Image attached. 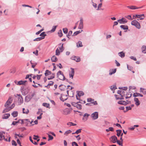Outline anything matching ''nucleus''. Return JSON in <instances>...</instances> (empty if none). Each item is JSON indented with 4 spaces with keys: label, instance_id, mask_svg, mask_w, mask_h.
Instances as JSON below:
<instances>
[{
    "label": "nucleus",
    "instance_id": "nucleus-1",
    "mask_svg": "<svg viewBox=\"0 0 146 146\" xmlns=\"http://www.w3.org/2000/svg\"><path fill=\"white\" fill-rule=\"evenodd\" d=\"M57 77L60 80H64L65 79V78L64 75L62 73V72L60 70L57 74Z\"/></svg>",
    "mask_w": 146,
    "mask_h": 146
},
{
    "label": "nucleus",
    "instance_id": "nucleus-2",
    "mask_svg": "<svg viewBox=\"0 0 146 146\" xmlns=\"http://www.w3.org/2000/svg\"><path fill=\"white\" fill-rule=\"evenodd\" d=\"M131 24L135 26L138 29H139L141 28V26L139 23L136 20H134L132 21Z\"/></svg>",
    "mask_w": 146,
    "mask_h": 146
},
{
    "label": "nucleus",
    "instance_id": "nucleus-3",
    "mask_svg": "<svg viewBox=\"0 0 146 146\" xmlns=\"http://www.w3.org/2000/svg\"><path fill=\"white\" fill-rule=\"evenodd\" d=\"M5 133L3 131H1L0 132V140H4L6 141H10V139L11 137H9V138L8 140L7 139H5L4 137V135Z\"/></svg>",
    "mask_w": 146,
    "mask_h": 146
},
{
    "label": "nucleus",
    "instance_id": "nucleus-4",
    "mask_svg": "<svg viewBox=\"0 0 146 146\" xmlns=\"http://www.w3.org/2000/svg\"><path fill=\"white\" fill-rule=\"evenodd\" d=\"M77 93L76 95V99L77 100H80V97L83 96L84 95V92L82 91H79L77 92Z\"/></svg>",
    "mask_w": 146,
    "mask_h": 146
},
{
    "label": "nucleus",
    "instance_id": "nucleus-5",
    "mask_svg": "<svg viewBox=\"0 0 146 146\" xmlns=\"http://www.w3.org/2000/svg\"><path fill=\"white\" fill-rule=\"evenodd\" d=\"M13 99L11 97H9L8 100L7 101L5 104V107L7 108L8 106L12 102Z\"/></svg>",
    "mask_w": 146,
    "mask_h": 146
},
{
    "label": "nucleus",
    "instance_id": "nucleus-6",
    "mask_svg": "<svg viewBox=\"0 0 146 146\" xmlns=\"http://www.w3.org/2000/svg\"><path fill=\"white\" fill-rule=\"evenodd\" d=\"M17 95L18 96H19V97L18 98V103H19V105H20L23 103V97L20 94H17Z\"/></svg>",
    "mask_w": 146,
    "mask_h": 146
},
{
    "label": "nucleus",
    "instance_id": "nucleus-7",
    "mask_svg": "<svg viewBox=\"0 0 146 146\" xmlns=\"http://www.w3.org/2000/svg\"><path fill=\"white\" fill-rule=\"evenodd\" d=\"M24 121V124L25 123L26 125H28L29 124H32L34 125V124H32V123L33 122V121H30V120L28 119H23Z\"/></svg>",
    "mask_w": 146,
    "mask_h": 146
},
{
    "label": "nucleus",
    "instance_id": "nucleus-8",
    "mask_svg": "<svg viewBox=\"0 0 146 146\" xmlns=\"http://www.w3.org/2000/svg\"><path fill=\"white\" fill-rule=\"evenodd\" d=\"M98 112H95L92 114L91 116L93 119L95 120L98 118Z\"/></svg>",
    "mask_w": 146,
    "mask_h": 146
},
{
    "label": "nucleus",
    "instance_id": "nucleus-9",
    "mask_svg": "<svg viewBox=\"0 0 146 146\" xmlns=\"http://www.w3.org/2000/svg\"><path fill=\"white\" fill-rule=\"evenodd\" d=\"M117 21L120 24H125L127 22V21L124 18L122 17L121 19L117 20Z\"/></svg>",
    "mask_w": 146,
    "mask_h": 146
},
{
    "label": "nucleus",
    "instance_id": "nucleus-10",
    "mask_svg": "<svg viewBox=\"0 0 146 146\" xmlns=\"http://www.w3.org/2000/svg\"><path fill=\"white\" fill-rule=\"evenodd\" d=\"M110 141L113 143H116L117 140V137L115 135H113L110 138Z\"/></svg>",
    "mask_w": 146,
    "mask_h": 146
},
{
    "label": "nucleus",
    "instance_id": "nucleus-11",
    "mask_svg": "<svg viewBox=\"0 0 146 146\" xmlns=\"http://www.w3.org/2000/svg\"><path fill=\"white\" fill-rule=\"evenodd\" d=\"M15 104H13L10 107H8L7 108L5 109L4 110V111L5 112H7L10 111V110H11L12 108H13L15 107Z\"/></svg>",
    "mask_w": 146,
    "mask_h": 146
},
{
    "label": "nucleus",
    "instance_id": "nucleus-12",
    "mask_svg": "<svg viewBox=\"0 0 146 146\" xmlns=\"http://www.w3.org/2000/svg\"><path fill=\"white\" fill-rule=\"evenodd\" d=\"M83 27V20L82 18H80V22L78 27V29H82Z\"/></svg>",
    "mask_w": 146,
    "mask_h": 146
},
{
    "label": "nucleus",
    "instance_id": "nucleus-13",
    "mask_svg": "<svg viewBox=\"0 0 146 146\" xmlns=\"http://www.w3.org/2000/svg\"><path fill=\"white\" fill-rule=\"evenodd\" d=\"M94 101V100L91 98H88L87 99V101L88 102H91V104H93L94 105H97L98 103L96 101H94L92 102V101Z\"/></svg>",
    "mask_w": 146,
    "mask_h": 146
},
{
    "label": "nucleus",
    "instance_id": "nucleus-14",
    "mask_svg": "<svg viewBox=\"0 0 146 146\" xmlns=\"http://www.w3.org/2000/svg\"><path fill=\"white\" fill-rule=\"evenodd\" d=\"M71 58L72 60H74L77 62H79L80 61V58L78 57L74 56L72 57Z\"/></svg>",
    "mask_w": 146,
    "mask_h": 146
},
{
    "label": "nucleus",
    "instance_id": "nucleus-15",
    "mask_svg": "<svg viewBox=\"0 0 146 146\" xmlns=\"http://www.w3.org/2000/svg\"><path fill=\"white\" fill-rule=\"evenodd\" d=\"M90 115L89 114L87 113H85L83 115V117L82 118V120L84 121H86L88 119V117Z\"/></svg>",
    "mask_w": 146,
    "mask_h": 146
},
{
    "label": "nucleus",
    "instance_id": "nucleus-16",
    "mask_svg": "<svg viewBox=\"0 0 146 146\" xmlns=\"http://www.w3.org/2000/svg\"><path fill=\"white\" fill-rule=\"evenodd\" d=\"M33 96V95H32L31 96L30 95L27 96L25 98V101L27 102H29Z\"/></svg>",
    "mask_w": 146,
    "mask_h": 146
},
{
    "label": "nucleus",
    "instance_id": "nucleus-17",
    "mask_svg": "<svg viewBox=\"0 0 146 146\" xmlns=\"http://www.w3.org/2000/svg\"><path fill=\"white\" fill-rule=\"evenodd\" d=\"M27 82V80L25 81H23L22 80H20L18 82H17V85H25V83Z\"/></svg>",
    "mask_w": 146,
    "mask_h": 146
},
{
    "label": "nucleus",
    "instance_id": "nucleus-18",
    "mask_svg": "<svg viewBox=\"0 0 146 146\" xmlns=\"http://www.w3.org/2000/svg\"><path fill=\"white\" fill-rule=\"evenodd\" d=\"M10 116V114L9 113H6L4 114L2 116V118L3 119H8Z\"/></svg>",
    "mask_w": 146,
    "mask_h": 146
},
{
    "label": "nucleus",
    "instance_id": "nucleus-19",
    "mask_svg": "<svg viewBox=\"0 0 146 146\" xmlns=\"http://www.w3.org/2000/svg\"><path fill=\"white\" fill-rule=\"evenodd\" d=\"M134 100L135 102V104L137 106H138L140 105V102L137 98H135Z\"/></svg>",
    "mask_w": 146,
    "mask_h": 146
},
{
    "label": "nucleus",
    "instance_id": "nucleus-20",
    "mask_svg": "<svg viewBox=\"0 0 146 146\" xmlns=\"http://www.w3.org/2000/svg\"><path fill=\"white\" fill-rule=\"evenodd\" d=\"M127 7L131 9H138L141 8V7H138L135 6H127Z\"/></svg>",
    "mask_w": 146,
    "mask_h": 146
},
{
    "label": "nucleus",
    "instance_id": "nucleus-21",
    "mask_svg": "<svg viewBox=\"0 0 146 146\" xmlns=\"http://www.w3.org/2000/svg\"><path fill=\"white\" fill-rule=\"evenodd\" d=\"M142 52L143 53H146V46L143 45L141 47Z\"/></svg>",
    "mask_w": 146,
    "mask_h": 146
},
{
    "label": "nucleus",
    "instance_id": "nucleus-22",
    "mask_svg": "<svg viewBox=\"0 0 146 146\" xmlns=\"http://www.w3.org/2000/svg\"><path fill=\"white\" fill-rule=\"evenodd\" d=\"M51 60L52 62H56L57 60L58 59L55 56H53L51 58Z\"/></svg>",
    "mask_w": 146,
    "mask_h": 146
},
{
    "label": "nucleus",
    "instance_id": "nucleus-23",
    "mask_svg": "<svg viewBox=\"0 0 146 146\" xmlns=\"http://www.w3.org/2000/svg\"><path fill=\"white\" fill-rule=\"evenodd\" d=\"M133 96L135 97H136L138 96H140L142 97L143 96V95L137 93H134L133 94Z\"/></svg>",
    "mask_w": 146,
    "mask_h": 146
},
{
    "label": "nucleus",
    "instance_id": "nucleus-24",
    "mask_svg": "<svg viewBox=\"0 0 146 146\" xmlns=\"http://www.w3.org/2000/svg\"><path fill=\"white\" fill-rule=\"evenodd\" d=\"M141 17H145L144 14H141V15H135V16L133 15V19H134V17H136L137 18H140Z\"/></svg>",
    "mask_w": 146,
    "mask_h": 146
},
{
    "label": "nucleus",
    "instance_id": "nucleus-25",
    "mask_svg": "<svg viewBox=\"0 0 146 146\" xmlns=\"http://www.w3.org/2000/svg\"><path fill=\"white\" fill-rule=\"evenodd\" d=\"M51 74V71H49L48 70H46L45 71V73L44 74L46 76H48Z\"/></svg>",
    "mask_w": 146,
    "mask_h": 146
},
{
    "label": "nucleus",
    "instance_id": "nucleus-26",
    "mask_svg": "<svg viewBox=\"0 0 146 146\" xmlns=\"http://www.w3.org/2000/svg\"><path fill=\"white\" fill-rule=\"evenodd\" d=\"M53 84L54 82L53 81H50L49 82L48 84L47 85V86H46L45 87H46L47 88H49L50 87V86L53 85Z\"/></svg>",
    "mask_w": 146,
    "mask_h": 146
},
{
    "label": "nucleus",
    "instance_id": "nucleus-27",
    "mask_svg": "<svg viewBox=\"0 0 146 146\" xmlns=\"http://www.w3.org/2000/svg\"><path fill=\"white\" fill-rule=\"evenodd\" d=\"M117 132V135L118 137H119L122 131L121 130L118 129L116 131Z\"/></svg>",
    "mask_w": 146,
    "mask_h": 146
},
{
    "label": "nucleus",
    "instance_id": "nucleus-28",
    "mask_svg": "<svg viewBox=\"0 0 146 146\" xmlns=\"http://www.w3.org/2000/svg\"><path fill=\"white\" fill-rule=\"evenodd\" d=\"M140 92H142L144 94H146V89L141 88Z\"/></svg>",
    "mask_w": 146,
    "mask_h": 146
},
{
    "label": "nucleus",
    "instance_id": "nucleus-29",
    "mask_svg": "<svg viewBox=\"0 0 146 146\" xmlns=\"http://www.w3.org/2000/svg\"><path fill=\"white\" fill-rule=\"evenodd\" d=\"M29 110L27 109H25L24 108H23V113L26 114H28L29 113Z\"/></svg>",
    "mask_w": 146,
    "mask_h": 146
},
{
    "label": "nucleus",
    "instance_id": "nucleus-30",
    "mask_svg": "<svg viewBox=\"0 0 146 146\" xmlns=\"http://www.w3.org/2000/svg\"><path fill=\"white\" fill-rule=\"evenodd\" d=\"M18 112L16 111H13L12 113V115L14 117H16L18 115Z\"/></svg>",
    "mask_w": 146,
    "mask_h": 146
},
{
    "label": "nucleus",
    "instance_id": "nucleus-31",
    "mask_svg": "<svg viewBox=\"0 0 146 146\" xmlns=\"http://www.w3.org/2000/svg\"><path fill=\"white\" fill-rule=\"evenodd\" d=\"M67 95H66V98H64V97L65 96L63 95V96H61V97L60 98V100L61 101H62L63 102L64 101L66 100L68 98L67 97Z\"/></svg>",
    "mask_w": 146,
    "mask_h": 146
},
{
    "label": "nucleus",
    "instance_id": "nucleus-32",
    "mask_svg": "<svg viewBox=\"0 0 146 146\" xmlns=\"http://www.w3.org/2000/svg\"><path fill=\"white\" fill-rule=\"evenodd\" d=\"M76 44L77 46L78 47H81L82 46V42L80 41H79Z\"/></svg>",
    "mask_w": 146,
    "mask_h": 146
},
{
    "label": "nucleus",
    "instance_id": "nucleus-33",
    "mask_svg": "<svg viewBox=\"0 0 146 146\" xmlns=\"http://www.w3.org/2000/svg\"><path fill=\"white\" fill-rule=\"evenodd\" d=\"M120 27L123 30H127L128 29V27L127 25H121Z\"/></svg>",
    "mask_w": 146,
    "mask_h": 146
},
{
    "label": "nucleus",
    "instance_id": "nucleus-34",
    "mask_svg": "<svg viewBox=\"0 0 146 146\" xmlns=\"http://www.w3.org/2000/svg\"><path fill=\"white\" fill-rule=\"evenodd\" d=\"M119 56L122 58L125 56V54L122 52H119L118 53Z\"/></svg>",
    "mask_w": 146,
    "mask_h": 146
},
{
    "label": "nucleus",
    "instance_id": "nucleus-35",
    "mask_svg": "<svg viewBox=\"0 0 146 146\" xmlns=\"http://www.w3.org/2000/svg\"><path fill=\"white\" fill-rule=\"evenodd\" d=\"M44 39V38L42 37H38L33 40L34 41H38L42 40Z\"/></svg>",
    "mask_w": 146,
    "mask_h": 146
},
{
    "label": "nucleus",
    "instance_id": "nucleus-36",
    "mask_svg": "<svg viewBox=\"0 0 146 146\" xmlns=\"http://www.w3.org/2000/svg\"><path fill=\"white\" fill-rule=\"evenodd\" d=\"M72 131L70 130H68L65 131L64 133V135L66 136H67L68 134L71 133Z\"/></svg>",
    "mask_w": 146,
    "mask_h": 146
},
{
    "label": "nucleus",
    "instance_id": "nucleus-37",
    "mask_svg": "<svg viewBox=\"0 0 146 146\" xmlns=\"http://www.w3.org/2000/svg\"><path fill=\"white\" fill-rule=\"evenodd\" d=\"M45 32H43L41 33L40 35V36H41L40 37L44 38H44L45 36L46 35V34H45Z\"/></svg>",
    "mask_w": 146,
    "mask_h": 146
},
{
    "label": "nucleus",
    "instance_id": "nucleus-38",
    "mask_svg": "<svg viewBox=\"0 0 146 146\" xmlns=\"http://www.w3.org/2000/svg\"><path fill=\"white\" fill-rule=\"evenodd\" d=\"M81 130H82V129H78L75 132L72 133V134H76V133L77 134H78L79 133L81 132Z\"/></svg>",
    "mask_w": 146,
    "mask_h": 146
},
{
    "label": "nucleus",
    "instance_id": "nucleus-39",
    "mask_svg": "<svg viewBox=\"0 0 146 146\" xmlns=\"http://www.w3.org/2000/svg\"><path fill=\"white\" fill-rule=\"evenodd\" d=\"M17 123H21L22 124H24V121L23 119H19L17 121H16Z\"/></svg>",
    "mask_w": 146,
    "mask_h": 146
},
{
    "label": "nucleus",
    "instance_id": "nucleus-40",
    "mask_svg": "<svg viewBox=\"0 0 146 146\" xmlns=\"http://www.w3.org/2000/svg\"><path fill=\"white\" fill-rule=\"evenodd\" d=\"M42 105L47 108H49V104L46 103H44L42 104Z\"/></svg>",
    "mask_w": 146,
    "mask_h": 146
},
{
    "label": "nucleus",
    "instance_id": "nucleus-41",
    "mask_svg": "<svg viewBox=\"0 0 146 146\" xmlns=\"http://www.w3.org/2000/svg\"><path fill=\"white\" fill-rule=\"evenodd\" d=\"M67 125L70 126H75L76 125V124L72 122H69L67 123Z\"/></svg>",
    "mask_w": 146,
    "mask_h": 146
},
{
    "label": "nucleus",
    "instance_id": "nucleus-42",
    "mask_svg": "<svg viewBox=\"0 0 146 146\" xmlns=\"http://www.w3.org/2000/svg\"><path fill=\"white\" fill-rule=\"evenodd\" d=\"M126 103V102L124 101L121 100L118 102V103L120 104H124Z\"/></svg>",
    "mask_w": 146,
    "mask_h": 146
},
{
    "label": "nucleus",
    "instance_id": "nucleus-43",
    "mask_svg": "<svg viewBox=\"0 0 146 146\" xmlns=\"http://www.w3.org/2000/svg\"><path fill=\"white\" fill-rule=\"evenodd\" d=\"M58 36L59 37H61L62 36L63 34L62 32V31L61 30H60L59 31L58 33Z\"/></svg>",
    "mask_w": 146,
    "mask_h": 146
},
{
    "label": "nucleus",
    "instance_id": "nucleus-44",
    "mask_svg": "<svg viewBox=\"0 0 146 146\" xmlns=\"http://www.w3.org/2000/svg\"><path fill=\"white\" fill-rule=\"evenodd\" d=\"M116 142H117V144L119 145H121V146H123V141L117 140Z\"/></svg>",
    "mask_w": 146,
    "mask_h": 146
},
{
    "label": "nucleus",
    "instance_id": "nucleus-45",
    "mask_svg": "<svg viewBox=\"0 0 146 146\" xmlns=\"http://www.w3.org/2000/svg\"><path fill=\"white\" fill-rule=\"evenodd\" d=\"M116 88H117L116 86H115V85H113V86H111L110 87V89L112 90H114Z\"/></svg>",
    "mask_w": 146,
    "mask_h": 146
},
{
    "label": "nucleus",
    "instance_id": "nucleus-46",
    "mask_svg": "<svg viewBox=\"0 0 146 146\" xmlns=\"http://www.w3.org/2000/svg\"><path fill=\"white\" fill-rule=\"evenodd\" d=\"M63 44H61V46L60 47H59V50H60L61 52H62L64 50V48L63 47Z\"/></svg>",
    "mask_w": 146,
    "mask_h": 146
},
{
    "label": "nucleus",
    "instance_id": "nucleus-47",
    "mask_svg": "<svg viewBox=\"0 0 146 146\" xmlns=\"http://www.w3.org/2000/svg\"><path fill=\"white\" fill-rule=\"evenodd\" d=\"M56 27V26H54L52 27V29L50 31L51 32H54L55 31Z\"/></svg>",
    "mask_w": 146,
    "mask_h": 146
},
{
    "label": "nucleus",
    "instance_id": "nucleus-48",
    "mask_svg": "<svg viewBox=\"0 0 146 146\" xmlns=\"http://www.w3.org/2000/svg\"><path fill=\"white\" fill-rule=\"evenodd\" d=\"M60 54V51L58 48H57L56 51V55L58 56Z\"/></svg>",
    "mask_w": 146,
    "mask_h": 146
},
{
    "label": "nucleus",
    "instance_id": "nucleus-49",
    "mask_svg": "<svg viewBox=\"0 0 146 146\" xmlns=\"http://www.w3.org/2000/svg\"><path fill=\"white\" fill-rule=\"evenodd\" d=\"M63 32L65 34H66L68 32V29L67 28H64L63 29Z\"/></svg>",
    "mask_w": 146,
    "mask_h": 146
},
{
    "label": "nucleus",
    "instance_id": "nucleus-50",
    "mask_svg": "<svg viewBox=\"0 0 146 146\" xmlns=\"http://www.w3.org/2000/svg\"><path fill=\"white\" fill-rule=\"evenodd\" d=\"M76 107L78 109H81L82 106H81V105L79 104H78V103L77 104V105L76 106Z\"/></svg>",
    "mask_w": 146,
    "mask_h": 146
},
{
    "label": "nucleus",
    "instance_id": "nucleus-51",
    "mask_svg": "<svg viewBox=\"0 0 146 146\" xmlns=\"http://www.w3.org/2000/svg\"><path fill=\"white\" fill-rule=\"evenodd\" d=\"M54 77H55V74L53 73L52 74L51 76H50V78H48V80H50V79H52L54 78Z\"/></svg>",
    "mask_w": 146,
    "mask_h": 146
},
{
    "label": "nucleus",
    "instance_id": "nucleus-52",
    "mask_svg": "<svg viewBox=\"0 0 146 146\" xmlns=\"http://www.w3.org/2000/svg\"><path fill=\"white\" fill-rule=\"evenodd\" d=\"M81 32L80 31H76L73 34V35H72V36L76 35H77L79 33H80Z\"/></svg>",
    "mask_w": 146,
    "mask_h": 146
},
{
    "label": "nucleus",
    "instance_id": "nucleus-53",
    "mask_svg": "<svg viewBox=\"0 0 146 146\" xmlns=\"http://www.w3.org/2000/svg\"><path fill=\"white\" fill-rule=\"evenodd\" d=\"M48 137L49 139H48V141L50 140H52L53 139V137L50 135H48Z\"/></svg>",
    "mask_w": 146,
    "mask_h": 146
},
{
    "label": "nucleus",
    "instance_id": "nucleus-54",
    "mask_svg": "<svg viewBox=\"0 0 146 146\" xmlns=\"http://www.w3.org/2000/svg\"><path fill=\"white\" fill-rule=\"evenodd\" d=\"M125 17L130 20H132L131 16L130 15H129L127 16H125Z\"/></svg>",
    "mask_w": 146,
    "mask_h": 146
},
{
    "label": "nucleus",
    "instance_id": "nucleus-55",
    "mask_svg": "<svg viewBox=\"0 0 146 146\" xmlns=\"http://www.w3.org/2000/svg\"><path fill=\"white\" fill-rule=\"evenodd\" d=\"M113 71L111 72H110L109 73V74L110 75H111L115 73L116 71V69H115L114 70H112Z\"/></svg>",
    "mask_w": 146,
    "mask_h": 146
},
{
    "label": "nucleus",
    "instance_id": "nucleus-56",
    "mask_svg": "<svg viewBox=\"0 0 146 146\" xmlns=\"http://www.w3.org/2000/svg\"><path fill=\"white\" fill-rule=\"evenodd\" d=\"M74 73H69V76L70 78H71L72 79H73V76H74Z\"/></svg>",
    "mask_w": 146,
    "mask_h": 146
},
{
    "label": "nucleus",
    "instance_id": "nucleus-57",
    "mask_svg": "<svg viewBox=\"0 0 146 146\" xmlns=\"http://www.w3.org/2000/svg\"><path fill=\"white\" fill-rule=\"evenodd\" d=\"M119 89H122L123 90H126L127 89V87H120L119 88Z\"/></svg>",
    "mask_w": 146,
    "mask_h": 146
},
{
    "label": "nucleus",
    "instance_id": "nucleus-58",
    "mask_svg": "<svg viewBox=\"0 0 146 146\" xmlns=\"http://www.w3.org/2000/svg\"><path fill=\"white\" fill-rule=\"evenodd\" d=\"M12 145H15V146H16L17 145V144L16 143V142L15 141L13 140H12Z\"/></svg>",
    "mask_w": 146,
    "mask_h": 146
},
{
    "label": "nucleus",
    "instance_id": "nucleus-59",
    "mask_svg": "<svg viewBox=\"0 0 146 146\" xmlns=\"http://www.w3.org/2000/svg\"><path fill=\"white\" fill-rule=\"evenodd\" d=\"M132 94H126V95L127 96L126 97H125L126 99H127L129 98H130L131 97V96L132 95Z\"/></svg>",
    "mask_w": 146,
    "mask_h": 146
},
{
    "label": "nucleus",
    "instance_id": "nucleus-60",
    "mask_svg": "<svg viewBox=\"0 0 146 146\" xmlns=\"http://www.w3.org/2000/svg\"><path fill=\"white\" fill-rule=\"evenodd\" d=\"M33 53L36 56L38 55V51L37 50H36L35 51L33 52Z\"/></svg>",
    "mask_w": 146,
    "mask_h": 146
},
{
    "label": "nucleus",
    "instance_id": "nucleus-61",
    "mask_svg": "<svg viewBox=\"0 0 146 146\" xmlns=\"http://www.w3.org/2000/svg\"><path fill=\"white\" fill-rule=\"evenodd\" d=\"M78 103H81V102L80 101L79 102H77V103H75V102H73V103H72V105L76 107V106L77 104Z\"/></svg>",
    "mask_w": 146,
    "mask_h": 146
},
{
    "label": "nucleus",
    "instance_id": "nucleus-62",
    "mask_svg": "<svg viewBox=\"0 0 146 146\" xmlns=\"http://www.w3.org/2000/svg\"><path fill=\"white\" fill-rule=\"evenodd\" d=\"M74 136L77 138V139L78 141H79L81 139L80 137V135H78L77 136Z\"/></svg>",
    "mask_w": 146,
    "mask_h": 146
},
{
    "label": "nucleus",
    "instance_id": "nucleus-63",
    "mask_svg": "<svg viewBox=\"0 0 146 146\" xmlns=\"http://www.w3.org/2000/svg\"><path fill=\"white\" fill-rule=\"evenodd\" d=\"M126 111H127L129 110H131V107L130 106H127L126 107Z\"/></svg>",
    "mask_w": 146,
    "mask_h": 146
},
{
    "label": "nucleus",
    "instance_id": "nucleus-64",
    "mask_svg": "<svg viewBox=\"0 0 146 146\" xmlns=\"http://www.w3.org/2000/svg\"><path fill=\"white\" fill-rule=\"evenodd\" d=\"M74 145L76 146H78V144L75 142H73L72 143V145L74 146Z\"/></svg>",
    "mask_w": 146,
    "mask_h": 146
}]
</instances>
